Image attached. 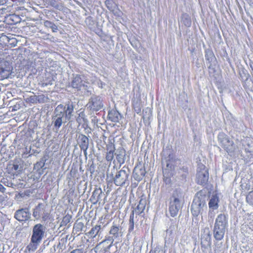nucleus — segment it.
Here are the masks:
<instances>
[{
	"label": "nucleus",
	"mask_w": 253,
	"mask_h": 253,
	"mask_svg": "<svg viewBox=\"0 0 253 253\" xmlns=\"http://www.w3.org/2000/svg\"><path fill=\"white\" fill-rule=\"evenodd\" d=\"M74 105L73 103H69L65 105H58L55 109L51 116L52 124L56 129L61 126L63 123L73 122Z\"/></svg>",
	"instance_id": "nucleus-1"
},
{
	"label": "nucleus",
	"mask_w": 253,
	"mask_h": 253,
	"mask_svg": "<svg viewBox=\"0 0 253 253\" xmlns=\"http://www.w3.org/2000/svg\"><path fill=\"white\" fill-rule=\"evenodd\" d=\"M45 227L40 223L35 225L33 228L32 235L29 244L26 247L29 252H34L38 248L44 236Z\"/></svg>",
	"instance_id": "nucleus-2"
},
{
	"label": "nucleus",
	"mask_w": 253,
	"mask_h": 253,
	"mask_svg": "<svg viewBox=\"0 0 253 253\" xmlns=\"http://www.w3.org/2000/svg\"><path fill=\"white\" fill-rule=\"evenodd\" d=\"M206 200L205 197L200 195H197L193 200L192 204L191 205V211L192 215H193V221L194 220H199L202 216L200 215V213L203 211V208L206 207Z\"/></svg>",
	"instance_id": "nucleus-3"
},
{
	"label": "nucleus",
	"mask_w": 253,
	"mask_h": 253,
	"mask_svg": "<svg viewBox=\"0 0 253 253\" xmlns=\"http://www.w3.org/2000/svg\"><path fill=\"white\" fill-rule=\"evenodd\" d=\"M183 199L182 192L179 190H175L170 198L169 208V213L172 217L175 216L179 210L181 208Z\"/></svg>",
	"instance_id": "nucleus-4"
},
{
	"label": "nucleus",
	"mask_w": 253,
	"mask_h": 253,
	"mask_svg": "<svg viewBox=\"0 0 253 253\" xmlns=\"http://www.w3.org/2000/svg\"><path fill=\"white\" fill-rule=\"evenodd\" d=\"M218 140L221 146L228 153H231L235 151L236 148L232 141L224 133H220L218 135Z\"/></svg>",
	"instance_id": "nucleus-5"
},
{
	"label": "nucleus",
	"mask_w": 253,
	"mask_h": 253,
	"mask_svg": "<svg viewBox=\"0 0 253 253\" xmlns=\"http://www.w3.org/2000/svg\"><path fill=\"white\" fill-rule=\"evenodd\" d=\"M113 240L108 237L98 244L94 248L96 253H108L112 246Z\"/></svg>",
	"instance_id": "nucleus-6"
},
{
	"label": "nucleus",
	"mask_w": 253,
	"mask_h": 253,
	"mask_svg": "<svg viewBox=\"0 0 253 253\" xmlns=\"http://www.w3.org/2000/svg\"><path fill=\"white\" fill-rule=\"evenodd\" d=\"M226 226V222H215L213 236L216 240H221L223 238Z\"/></svg>",
	"instance_id": "nucleus-7"
},
{
	"label": "nucleus",
	"mask_w": 253,
	"mask_h": 253,
	"mask_svg": "<svg viewBox=\"0 0 253 253\" xmlns=\"http://www.w3.org/2000/svg\"><path fill=\"white\" fill-rule=\"evenodd\" d=\"M200 170H198L196 175L197 182L200 185H205L209 179V172L208 169L204 165L199 167Z\"/></svg>",
	"instance_id": "nucleus-8"
},
{
	"label": "nucleus",
	"mask_w": 253,
	"mask_h": 253,
	"mask_svg": "<svg viewBox=\"0 0 253 253\" xmlns=\"http://www.w3.org/2000/svg\"><path fill=\"white\" fill-rule=\"evenodd\" d=\"M86 106L90 110L97 111L101 109L103 107V105L100 96L93 95L89 99Z\"/></svg>",
	"instance_id": "nucleus-9"
},
{
	"label": "nucleus",
	"mask_w": 253,
	"mask_h": 253,
	"mask_svg": "<svg viewBox=\"0 0 253 253\" xmlns=\"http://www.w3.org/2000/svg\"><path fill=\"white\" fill-rule=\"evenodd\" d=\"M129 175L128 171L121 169L118 171L114 179L115 184L117 186H122L127 180Z\"/></svg>",
	"instance_id": "nucleus-10"
},
{
	"label": "nucleus",
	"mask_w": 253,
	"mask_h": 253,
	"mask_svg": "<svg viewBox=\"0 0 253 253\" xmlns=\"http://www.w3.org/2000/svg\"><path fill=\"white\" fill-rule=\"evenodd\" d=\"M219 198L216 195H213L209 202V206L210 209L209 212V217L210 220H212L214 216V212L211 211V210H214L217 209L218 207Z\"/></svg>",
	"instance_id": "nucleus-11"
},
{
	"label": "nucleus",
	"mask_w": 253,
	"mask_h": 253,
	"mask_svg": "<svg viewBox=\"0 0 253 253\" xmlns=\"http://www.w3.org/2000/svg\"><path fill=\"white\" fill-rule=\"evenodd\" d=\"M31 214L28 209H21L15 213V218L19 221H26L30 217Z\"/></svg>",
	"instance_id": "nucleus-12"
},
{
	"label": "nucleus",
	"mask_w": 253,
	"mask_h": 253,
	"mask_svg": "<svg viewBox=\"0 0 253 253\" xmlns=\"http://www.w3.org/2000/svg\"><path fill=\"white\" fill-rule=\"evenodd\" d=\"M145 173L146 171L144 167L141 165L135 167L133 172L134 179L138 181L141 180L145 176Z\"/></svg>",
	"instance_id": "nucleus-13"
},
{
	"label": "nucleus",
	"mask_w": 253,
	"mask_h": 253,
	"mask_svg": "<svg viewBox=\"0 0 253 253\" xmlns=\"http://www.w3.org/2000/svg\"><path fill=\"white\" fill-rule=\"evenodd\" d=\"M103 195V193L100 188H95L92 193V195L91 196L90 200L94 204H95L98 202L100 203Z\"/></svg>",
	"instance_id": "nucleus-14"
},
{
	"label": "nucleus",
	"mask_w": 253,
	"mask_h": 253,
	"mask_svg": "<svg viewBox=\"0 0 253 253\" xmlns=\"http://www.w3.org/2000/svg\"><path fill=\"white\" fill-rule=\"evenodd\" d=\"M146 204V201L145 200L142 199L140 200L139 204L137 205L136 208L133 211V216H130L129 221H133V215L134 213L136 214H139L143 212V211L145 208Z\"/></svg>",
	"instance_id": "nucleus-15"
},
{
	"label": "nucleus",
	"mask_w": 253,
	"mask_h": 253,
	"mask_svg": "<svg viewBox=\"0 0 253 253\" xmlns=\"http://www.w3.org/2000/svg\"><path fill=\"white\" fill-rule=\"evenodd\" d=\"M79 138L80 139V147L81 149L83 150L84 154L86 155L89 145L88 138L85 135L83 134L80 135Z\"/></svg>",
	"instance_id": "nucleus-16"
},
{
	"label": "nucleus",
	"mask_w": 253,
	"mask_h": 253,
	"mask_svg": "<svg viewBox=\"0 0 253 253\" xmlns=\"http://www.w3.org/2000/svg\"><path fill=\"white\" fill-rule=\"evenodd\" d=\"M44 205L42 204H39L34 209L33 215L35 220H39L40 217L44 213Z\"/></svg>",
	"instance_id": "nucleus-17"
},
{
	"label": "nucleus",
	"mask_w": 253,
	"mask_h": 253,
	"mask_svg": "<svg viewBox=\"0 0 253 253\" xmlns=\"http://www.w3.org/2000/svg\"><path fill=\"white\" fill-rule=\"evenodd\" d=\"M83 84V80L80 76L76 75L74 77L71 82V86L72 87L79 89Z\"/></svg>",
	"instance_id": "nucleus-18"
},
{
	"label": "nucleus",
	"mask_w": 253,
	"mask_h": 253,
	"mask_svg": "<svg viewBox=\"0 0 253 253\" xmlns=\"http://www.w3.org/2000/svg\"><path fill=\"white\" fill-rule=\"evenodd\" d=\"M108 118L114 122H118L121 118V114L116 110H112L108 112Z\"/></svg>",
	"instance_id": "nucleus-19"
},
{
	"label": "nucleus",
	"mask_w": 253,
	"mask_h": 253,
	"mask_svg": "<svg viewBox=\"0 0 253 253\" xmlns=\"http://www.w3.org/2000/svg\"><path fill=\"white\" fill-rule=\"evenodd\" d=\"M125 150L122 147L119 148L115 153L116 159L120 164H124L125 163Z\"/></svg>",
	"instance_id": "nucleus-20"
},
{
	"label": "nucleus",
	"mask_w": 253,
	"mask_h": 253,
	"mask_svg": "<svg viewBox=\"0 0 253 253\" xmlns=\"http://www.w3.org/2000/svg\"><path fill=\"white\" fill-rule=\"evenodd\" d=\"M107 150L108 151L106 156V159L107 161H112L114 157V152L115 150L114 146L110 145L107 147Z\"/></svg>",
	"instance_id": "nucleus-21"
},
{
	"label": "nucleus",
	"mask_w": 253,
	"mask_h": 253,
	"mask_svg": "<svg viewBox=\"0 0 253 253\" xmlns=\"http://www.w3.org/2000/svg\"><path fill=\"white\" fill-rule=\"evenodd\" d=\"M100 229L101 227L100 225H95L88 232V236L91 238L95 237L99 232Z\"/></svg>",
	"instance_id": "nucleus-22"
},
{
	"label": "nucleus",
	"mask_w": 253,
	"mask_h": 253,
	"mask_svg": "<svg viewBox=\"0 0 253 253\" xmlns=\"http://www.w3.org/2000/svg\"><path fill=\"white\" fill-rule=\"evenodd\" d=\"M83 224L82 222H75L73 227V232H75L76 234H80L82 230Z\"/></svg>",
	"instance_id": "nucleus-23"
},
{
	"label": "nucleus",
	"mask_w": 253,
	"mask_h": 253,
	"mask_svg": "<svg viewBox=\"0 0 253 253\" xmlns=\"http://www.w3.org/2000/svg\"><path fill=\"white\" fill-rule=\"evenodd\" d=\"M205 57L209 62H212L215 59L213 52L210 50L206 52Z\"/></svg>",
	"instance_id": "nucleus-24"
},
{
	"label": "nucleus",
	"mask_w": 253,
	"mask_h": 253,
	"mask_svg": "<svg viewBox=\"0 0 253 253\" xmlns=\"http://www.w3.org/2000/svg\"><path fill=\"white\" fill-rule=\"evenodd\" d=\"M85 121L84 118V112H81L79 114L78 117L76 118V121L79 125L84 122Z\"/></svg>",
	"instance_id": "nucleus-25"
},
{
	"label": "nucleus",
	"mask_w": 253,
	"mask_h": 253,
	"mask_svg": "<svg viewBox=\"0 0 253 253\" xmlns=\"http://www.w3.org/2000/svg\"><path fill=\"white\" fill-rule=\"evenodd\" d=\"M9 74L8 70L4 69L3 68L0 67V76L1 78L5 79L7 78Z\"/></svg>",
	"instance_id": "nucleus-26"
},
{
	"label": "nucleus",
	"mask_w": 253,
	"mask_h": 253,
	"mask_svg": "<svg viewBox=\"0 0 253 253\" xmlns=\"http://www.w3.org/2000/svg\"><path fill=\"white\" fill-rule=\"evenodd\" d=\"M119 228L117 226H112L111 228L110 233L113 235L114 237H117L119 235Z\"/></svg>",
	"instance_id": "nucleus-27"
},
{
	"label": "nucleus",
	"mask_w": 253,
	"mask_h": 253,
	"mask_svg": "<svg viewBox=\"0 0 253 253\" xmlns=\"http://www.w3.org/2000/svg\"><path fill=\"white\" fill-rule=\"evenodd\" d=\"M246 200L249 204L253 205V191L250 192L247 196Z\"/></svg>",
	"instance_id": "nucleus-28"
},
{
	"label": "nucleus",
	"mask_w": 253,
	"mask_h": 253,
	"mask_svg": "<svg viewBox=\"0 0 253 253\" xmlns=\"http://www.w3.org/2000/svg\"><path fill=\"white\" fill-rule=\"evenodd\" d=\"M227 219V216L225 214L220 213L216 217L215 221H225Z\"/></svg>",
	"instance_id": "nucleus-29"
},
{
	"label": "nucleus",
	"mask_w": 253,
	"mask_h": 253,
	"mask_svg": "<svg viewBox=\"0 0 253 253\" xmlns=\"http://www.w3.org/2000/svg\"><path fill=\"white\" fill-rule=\"evenodd\" d=\"M53 23L51 22L50 21L46 20L44 22L43 24L44 26L46 28H50Z\"/></svg>",
	"instance_id": "nucleus-30"
},
{
	"label": "nucleus",
	"mask_w": 253,
	"mask_h": 253,
	"mask_svg": "<svg viewBox=\"0 0 253 253\" xmlns=\"http://www.w3.org/2000/svg\"><path fill=\"white\" fill-rule=\"evenodd\" d=\"M53 82H54V81L53 80H50L48 81L44 82V83H43L42 84V86H47L48 85H52L53 84Z\"/></svg>",
	"instance_id": "nucleus-31"
},
{
	"label": "nucleus",
	"mask_w": 253,
	"mask_h": 253,
	"mask_svg": "<svg viewBox=\"0 0 253 253\" xmlns=\"http://www.w3.org/2000/svg\"><path fill=\"white\" fill-rule=\"evenodd\" d=\"M50 28L51 29L53 32H56L58 30L57 26L54 23L52 24V25H51Z\"/></svg>",
	"instance_id": "nucleus-32"
},
{
	"label": "nucleus",
	"mask_w": 253,
	"mask_h": 253,
	"mask_svg": "<svg viewBox=\"0 0 253 253\" xmlns=\"http://www.w3.org/2000/svg\"><path fill=\"white\" fill-rule=\"evenodd\" d=\"M180 170L181 171V172H183L182 176H185L186 173L187 172V169L186 168H183L182 169H180Z\"/></svg>",
	"instance_id": "nucleus-33"
},
{
	"label": "nucleus",
	"mask_w": 253,
	"mask_h": 253,
	"mask_svg": "<svg viewBox=\"0 0 253 253\" xmlns=\"http://www.w3.org/2000/svg\"><path fill=\"white\" fill-rule=\"evenodd\" d=\"M5 188L4 186L0 183V192L1 193H4L5 192Z\"/></svg>",
	"instance_id": "nucleus-34"
},
{
	"label": "nucleus",
	"mask_w": 253,
	"mask_h": 253,
	"mask_svg": "<svg viewBox=\"0 0 253 253\" xmlns=\"http://www.w3.org/2000/svg\"><path fill=\"white\" fill-rule=\"evenodd\" d=\"M71 253H82L79 250H75L71 252Z\"/></svg>",
	"instance_id": "nucleus-35"
},
{
	"label": "nucleus",
	"mask_w": 253,
	"mask_h": 253,
	"mask_svg": "<svg viewBox=\"0 0 253 253\" xmlns=\"http://www.w3.org/2000/svg\"><path fill=\"white\" fill-rule=\"evenodd\" d=\"M6 0H0V5H3L6 3Z\"/></svg>",
	"instance_id": "nucleus-36"
},
{
	"label": "nucleus",
	"mask_w": 253,
	"mask_h": 253,
	"mask_svg": "<svg viewBox=\"0 0 253 253\" xmlns=\"http://www.w3.org/2000/svg\"><path fill=\"white\" fill-rule=\"evenodd\" d=\"M55 2V0H51V5H52V6H54Z\"/></svg>",
	"instance_id": "nucleus-37"
},
{
	"label": "nucleus",
	"mask_w": 253,
	"mask_h": 253,
	"mask_svg": "<svg viewBox=\"0 0 253 253\" xmlns=\"http://www.w3.org/2000/svg\"><path fill=\"white\" fill-rule=\"evenodd\" d=\"M131 226L132 227H133V226H134V222H131Z\"/></svg>",
	"instance_id": "nucleus-38"
},
{
	"label": "nucleus",
	"mask_w": 253,
	"mask_h": 253,
	"mask_svg": "<svg viewBox=\"0 0 253 253\" xmlns=\"http://www.w3.org/2000/svg\"><path fill=\"white\" fill-rule=\"evenodd\" d=\"M64 220H67V219H66V217H64Z\"/></svg>",
	"instance_id": "nucleus-39"
}]
</instances>
